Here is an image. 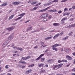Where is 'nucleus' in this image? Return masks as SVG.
Masks as SVG:
<instances>
[{"label": "nucleus", "instance_id": "obj_36", "mask_svg": "<svg viewBox=\"0 0 75 75\" xmlns=\"http://www.w3.org/2000/svg\"><path fill=\"white\" fill-rule=\"evenodd\" d=\"M13 48L14 49H15V50H17V48H18V47H17L15 46V47H13Z\"/></svg>", "mask_w": 75, "mask_h": 75}, {"label": "nucleus", "instance_id": "obj_29", "mask_svg": "<svg viewBox=\"0 0 75 75\" xmlns=\"http://www.w3.org/2000/svg\"><path fill=\"white\" fill-rule=\"evenodd\" d=\"M68 11V8H65L64 10V12H65V11Z\"/></svg>", "mask_w": 75, "mask_h": 75}, {"label": "nucleus", "instance_id": "obj_2", "mask_svg": "<svg viewBox=\"0 0 75 75\" xmlns=\"http://www.w3.org/2000/svg\"><path fill=\"white\" fill-rule=\"evenodd\" d=\"M50 7V6H49L46 8L39 11H38V12H43V11H45L47 10H48Z\"/></svg>", "mask_w": 75, "mask_h": 75}, {"label": "nucleus", "instance_id": "obj_38", "mask_svg": "<svg viewBox=\"0 0 75 75\" xmlns=\"http://www.w3.org/2000/svg\"><path fill=\"white\" fill-rule=\"evenodd\" d=\"M40 30H35L32 31V33H35V32H37V31H39Z\"/></svg>", "mask_w": 75, "mask_h": 75}, {"label": "nucleus", "instance_id": "obj_13", "mask_svg": "<svg viewBox=\"0 0 75 75\" xmlns=\"http://www.w3.org/2000/svg\"><path fill=\"white\" fill-rule=\"evenodd\" d=\"M14 14L12 15L11 16H9L8 19L9 20H11L14 17Z\"/></svg>", "mask_w": 75, "mask_h": 75}, {"label": "nucleus", "instance_id": "obj_20", "mask_svg": "<svg viewBox=\"0 0 75 75\" xmlns=\"http://www.w3.org/2000/svg\"><path fill=\"white\" fill-rule=\"evenodd\" d=\"M52 50H53L54 51H58V49L56 48V47H52Z\"/></svg>", "mask_w": 75, "mask_h": 75}, {"label": "nucleus", "instance_id": "obj_6", "mask_svg": "<svg viewBox=\"0 0 75 75\" xmlns=\"http://www.w3.org/2000/svg\"><path fill=\"white\" fill-rule=\"evenodd\" d=\"M52 4V1L50 2H49L47 3L44 5V6H50V5H51Z\"/></svg>", "mask_w": 75, "mask_h": 75}, {"label": "nucleus", "instance_id": "obj_57", "mask_svg": "<svg viewBox=\"0 0 75 75\" xmlns=\"http://www.w3.org/2000/svg\"><path fill=\"white\" fill-rule=\"evenodd\" d=\"M47 45H45V46H43V45H42L41 46L42 47H43V48H45V47H47Z\"/></svg>", "mask_w": 75, "mask_h": 75}, {"label": "nucleus", "instance_id": "obj_5", "mask_svg": "<svg viewBox=\"0 0 75 75\" xmlns=\"http://www.w3.org/2000/svg\"><path fill=\"white\" fill-rule=\"evenodd\" d=\"M20 3V2L19 1H17V2H13V4L15 6H16V5H18V4H19Z\"/></svg>", "mask_w": 75, "mask_h": 75}, {"label": "nucleus", "instance_id": "obj_18", "mask_svg": "<svg viewBox=\"0 0 75 75\" xmlns=\"http://www.w3.org/2000/svg\"><path fill=\"white\" fill-rule=\"evenodd\" d=\"M38 65L39 67H44V64H43L42 63L38 64Z\"/></svg>", "mask_w": 75, "mask_h": 75}, {"label": "nucleus", "instance_id": "obj_23", "mask_svg": "<svg viewBox=\"0 0 75 75\" xmlns=\"http://www.w3.org/2000/svg\"><path fill=\"white\" fill-rule=\"evenodd\" d=\"M67 18H64L61 20V21H65V20Z\"/></svg>", "mask_w": 75, "mask_h": 75}, {"label": "nucleus", "instance_id": "obj_62", "mask_svg": "<svg viewBox=\"0 0 75 75\" xmlns=\"http://www.w3.org/2000/svg\"><path fill=\"white\" fill-rule=\"evenodd\" d=\"M24 68H25V66H22V69H23Z\"/></svg>", "mask_w": 75, "mask_h": 75}, {"label": "nucleus", "instance_id": "obj_30", "mask_svg": "<svg viewBox=\"0 0 75 75\" xmlns=\"http://www.w3.org/2000/svg\"><path fill=\"white\" fill-rule=\"evenodd\" d=\"M34 64H33L31 65H30L29 66H28V67H29V68H30L31 67H33V66H34Z\"/></svg>", "mask_w": 75, "mask_h": 75}, {"label": "nucleus", "instance_id": "obj_1", "mask_svg": "<svg viewBox=\"0 0 75 75\" xmlns=\"http://www.w3.org/2000/svg\"><path fill=\"white\" fill-rule=\"evenodd\" d=\"M48 16V14L47 13H43L42 14L41 16V17L42 18H45V17H47Z\"/></svg>", "mask_w": 75, "mask_h": 75}, {"label": "nucleus", "instance_id": "obj_26", "mask_svg": "<svg viewBox=\"0 0 75 75\" xmlns=\"http://www.w3.org/2000/svg\"><path fill=\"white\" fill-rule=\"evenodd\" d=\"M22 59L23 61L27 60V59H26V57H23L22 58Z\"/></svg>", "mask_w": 75, "mask_h": 75}, {"label": "nucleus", "instance_id": "obj_63", "mask_svg": "<svg viewBox=\"0 0 75 75\" xmlns=\"http://www.w3.org/2000/svg\"><path fill=\"white\" fill-rule=\"evenodd\" d=\"M71 75H75V73H71Z\"/></svg>", "mask_w": 75, "mask_h": 75}, {"label": "nucleus", "instance_id": "obj_44", "mask_svg": "<svg viewBox=\"0 0 75 75\" xmlns=\"http://www.w3.org/2000/svg\"><path fill=\"white\" fill-rule=\"evenodd\" d=\"M25 14V13H22L21 14V16H22L23 17V16H24Z\"/></svg>", "mask_w": 75, "mask_h": 75}, {"label": "nucleus", "instance_id": "obj_11", "mask_svg": "<svg viewBox=\"0 0 75 75\" xmlns=\"http://www.w3.org/2000/svg\"><path fill=\"white\" fill-rule=\"evenodd\" d=\"M60 45H61V44H55L54 45H52V48H54L56 47H57V46H60Z\"/></svg>", "mask_w": 75, "mask_h": 75}, {"label": "nucleus", "instance_id": "obj_35", "mask_svg": "<svg viewBox=\"0 0 75 75\" xmlns=\"http://www.w3.org/2000/svg\"><path fill=\"white\" fill-rule=\"evenodd\" d=\"M62 62H67V61L66 60L63 59L62 60Z\"/></svg>", "mask_w": 75, "mask_h": 75}, {"label": "nucleus", "instance_id": "obj_21", "mask_svg": "<svg viewBox=\"0 0 75 75\" xmlns=\"http://www.w3.org/2000/svg\"><path fill=\"white\" fill-rule=\"evenodd\" d=\"M68 38V36H66L63 38L62 40H67Z\"/></svg>", "mask_w": 75, "mask_h": 75}, {"label": "nucleus", "instance_id": "obj_43", "mask_svg": "<svg viewBox=\"0 0 75 75\" xmlns=\"http://www.w3.org/2000/svg\"><path fill=\"white\" fill-rule=\"evenodd\" d=\"M67 0H62V1H61V3H63V2H65V1H67Z\"/></svg>", "mask_w": 75, "mask_h": 75}, {"label": "nucleus", "instance_id": "obj_14", "mask_svg": "<svg viewBox=\"0 0 75 75\" xmlns=\"http://www.w3.org/2000/svg\"><path fill=\"white\" fill-rule=\"evenodd\" d=\"M8 44V40L6 41L4 43V45H5V46H6Z\"/></svg>", "mask_w": 75, "mask_h": 75}, {"label": "nucleus", "instance_id": "obj_56", "mask_svg": "<svg viewBox=\"0 0 75 75\" xmlns=\"http://www.w3.org/2000/svg\"><path fill=\"white\" fill-rule=\"evenodd\" d=\"M52 18V16H49L48 17V18L50 19V18Z\"/></svg>", "mask_w": 75, "mask_h": 75}, {"label": "nucleus", "instance_id": "obj_49", "mask_svg": "<svg viewBox=\"0 0 75 75\" xmlns=\"http://www.w3.org/2000/svg\"><path fill=\"white\" fill-rule=\"evenodd\" d=\"M26 58V59H29V58H30V56H29L27 57Z\"/></svg>", "mask_w": 75, "mask_h": 75}, {"label": "nucleus", "instance_id": "obj_8", "mask_svg": "<svg viewBox=\"0 0 75 75\" xmlns=\"http://www.w3.org/2000/svg\"><path fill=\"white\" fill-rule=\"evenodd\" d=\"M31 71H32V70L31 69H29L26 71V74H29V73H30Z\"/></svg>", "mask_w": 75, "mask_h": 75}, {"label": "nucleus", "instance_id": "obj_54", "mask_svg": "<svg viewBox=\"0 0 75 75\" xmlns=\"http://www.w3.org/2000/svg\"><path fill=\"white\" fill-rule=\"evenodd\" d=\"M51 38H52V37L50 36V37H48V40H49V39H51Z\"/></svg>", "mask_w": 75, "mask_h": 75}, {"label": "nucleus", "instance_id": "obj_10", "mask_svg": "<svg viewBox=\"0 0 75 75\" xmlns=\"http://www.w3.org/2000/svg\"><path fill=\"white\" fill-rule=\"evenodd\" d=\"M8 5V4L6 3H4L1 5V7H4V6H7Z\"/></svg>", "mask_w": 75, "mask_h": 75}, {"label": "nucleus", "instance_id": "obj_7", "mask_svg": "<svg viewBox=\"0 0 75 75\" xmlns=\"http://www.w3.org/2000/svg\"><path fill=\"white\" fill-rule=\"evenodd\" d=\"M59 35V34H57L56 35H55L53 37V40H55V38H57V37H58Z\"/></svg>", "mask_w": 75, "mask_h": 75}, {"label": "nucleus", "instance_id": "obj_32", "mask_svg": "<svg viewBox=\"0 0 75 75\" xmlns=\"http://www.w3.org/2000/svg\"><path fill=\"white\" fill-rule=\"evenodd\" d=\"M44 55V54H41L39 56L41 58H42V57H43Z\"/></svg>", "mask_w": 75, "mask_h": 75}, {"label": "nucleus", "instance_id": "obj_3", "mask_svg": "<svg viewBox=\"0 0 75 75\" xmlns=\"http://www.w3.org/2000/svg\"><path fill=\"white\" fill-rule=\"evenodd\" d=\"M13 29H14V28L11 27L6 28V30H8V31H12V30H13Z\"/></svg>", "mask_w": 75, "mask_h": 75}, {"label": "nucleus", "instance_id": "obj_22", "mask_svg": "<svg viewBox=\"0 0 75 75\" xmlns=\"http://www.w3.org/2000/svg\"><path fill=\"white\" fill-rule=\"evenodd\" d=\"M17 50H20V51H23V49L21 48L18 47Z\"/></svg>", "mask_w": 75, "mask_h": 75}, {"label": "nucleus", "instance_id": "obj_34", "mask_svg": "<svg viewBox=\"0 0 75 75\" xmlns=\"http://www.w3.org/2000/svg\"><path fill=\"white\" fill-rule=\"evenodd\" d=\"M39 7L38 6L37 7H34L33 8V10H37V8H38Z\"/></svg>", "mask_w": 75, "mask_h": 75}, {"label": "nucleus", "instance_id": "obj_16", "mask_svg": "<svg viewBox=\"0 0 75 75\" xmlns=\"http://www.w3.org/2000/svg\"><path fill=\"white\" fill-rule=\"evenodd\" d=\"M53 25L54 26H58L60 24L57 23H54L53 24Z\"/></svg>", "mask_w": 75, "mask_h": 75}, {"label": "nucleus", "instance_id": "obj_9", "mask_svg": "<svg viewBox=\"0 0 75 75\" xmlns=\"http://www.w3.org/2000/svg\"><path fill=\"white\" fill-rule=\"evenodd\" d=\"M66 58L68 59L69 61H70V60L72 59V57H71L69 56H67Z\"/></svg>", "mask_w": 75, "mask_h": 75}, {"label": "nucleus", "instance_id": "obj_47", "mask_svg": "<svg viewBox=\"0 0 75 75\" xmlns=\"http://www.w3.org/2000/svg\"><path fill=\"white\" fill-rule=\"evenodd\" d=\"M6 46H5V45H4V44H3L2 46V47L3 48H4V47H5Z\"/></svg>", "mask_w": 75, "mask_h": 75}, {"label": "nucleus", "instance_id": "obj_25", "mask_svg": "<svg viewBox=\"0 0 75 75\" xmlns=\"http://www.w3.org/2000/svg\"><path fill=\"white\" fill-rule=\"evenodd\" d=\"M58 67V65H55L54 67L53 68V70H55V68H57Z\"/></svg>", "mask_w": 75, "mask_h": 75}, {"label": "nucleus", "instance_id": "obj_37", "mask_svg": "<svg viewBox=\"0 0 75 75\" xmlns=\"http://www.w3.org/2000/svg\"><path fill=\"white\" fill-rule=\"evenodd\" d=\"M22 64H26V62L24 61H22Z\"/></svg>", "mask_w": 75, "mask_h": 75}, {"label": "nucleus", "instance_id": "obj_33", "mask_svg": "<svg viewBox=\"0 0 75 75\" xmlns=\"http://www.w3.org/2000/svg\"><path fill=\"white\" fill-rule=\"evenodd\" d=\"M41 60L42 62H43L45 60V58H43L41 59Z\"/></svg>", "mask_w": 75, "mask_h": 75}, {"label": "nucleus", "instance_id": "obj_28", "mask_svg": "<svg viewBox=\"0 0 75 75\" xmlns=\"http://www.w3.org/2000/svg\"><path fill=\"white\" fill-rule=\"evenodd\" d=\"M40 72L41 73H45V70H42L40 71Z\"/></svg>", "mask_w": 75, "mask_h": 75}, {"label": "nucleus", "instance_id": "obj_53", "mask_svg": "<svg viewBox=\"0 0 75 75\" xmlns=\"http://www.w3.org/2000/svg\"><path fill=\"white\" fill-rule=\"evenodd\" d=\"M72 9L73 10H75V6H73L72 7Z\"/></svg>", "mask_w": 75, "mask_h": 75}, {"label": "nucleus", "instance_id": "obj_15", "mask_svg": "<svg viewBox=\"0 0 75 75\" xmlns=\"http://www.w3.org/2000/svg\"><path fill=\"white\" fill-rule=\"evenodd\" d=\"M53 60L52 59H49L47 61V63H51Z\"/></svg>", "mask_w": 75, "mask_h": 75}, {"label": "nucleus", "instance_id": "obj_19", "mask_svg": "<svg viewBox=\"0 0 75 75\" xmlns=\"http://www.w3.org/2000/svg\"><path fill=\"white\" fill-rule=\"evenodd\" d=\"M47 21V19L46 18H44L42 20L43 22H45V21Z\"/></svg>", "mask_w": 75, "mask_h": 75}, {"label": "nucleus", "instance_id": "obj_42", "mask_svg": "<svg viewBox=\"0 0 75 75\" xmlns=\"http://www.w3.org/2000/svg\"><path fill=\"white\" fill-rule=\"evenodd\" d=\"M52 3H54V2H58V0H54V1H52Z\"/></svg>", "mask_w": 75, "mask_h": 75}, {"label": "nucleus", "instance_id": "obj_45", "mask_svg": "<svg viewBox=\"0 0 75 75\" xmlns=\"http://www.w3.org/2000/svg\"><path fill=\"white\" fill-rule=\"evenodd\" d=\"M71 27H75V23L74 24L71 25Z\"/></svg>", "mask_w": 75, "mask_h": 75}, {"label": "nucleus", "instance_id": "obj_39", "mask_svg": "<svg viewBox=\"0 0 75 75\" xmlns=\"http://www.w3.org/2000/svg\"><path fill=\"white\" fill-rule=\"evenodd\" d=\"M69 36H72V33L71 32L69 34Z\"/></svg>", "mask_w": 75, "mask_h": 75}, {"label": "nucleus", "instance_id": "obj_58", "mask_svg": "<svg viewBox=\"0 0 75 75\" xmlns=\"http://www.w3.org/2000/svg\"><path fill=\"white\" fill-rule=\"evenodd\" d=\"M21 18H22V16H20V17L18 18V20H20V19H21Z\"/></svg>", "mask_w": 75, "mask_h": 75}, {"label": "nucleus", "instance_id": "obj_27", "mask_svg": "<svg viewBox=\"0 0 75 75\" xmlns=\"http://www.w3.org/2000/svg\"><path fill=\"white\" fill-rule=\"evenodd\" d=\"M37 1H36L35 2H34L31 3L32 5H34V4H37Z\"/></svg>", "mask_w": 75, "mask_h": 75}, {"label": "nucleus", "instance_id": "obj_61", "mask_svg": "<svg viewBox=\"0 0 75 75\" xmlns=\"http://www.w3.org/2000/svg\"><path fill=\"white\" fill-rule=\"evenodd\" d=\"M74 20V19L73 18H71L69 19V21H72V20Z\"/></svg>", "mask_w": 75, "mask_h": 75}, {"label": "nucleus", "instance_id": "obj_41", "mask_svg": "<svg viewBox=\"0 0 75 75\" xmlns=\"http://www.w3.org/2000/svg\"><path fill=\"white\" fill-rule=\"evenodd\" d=\"M44 28H39V30H38V31H40V30H44Z\"/></svg>", "mask_w": 75, "mask_h": 75}, {"label": "nucleus", "instance_id": "obj_46", "mask_svg": "<svg viewBox=\"0 0 75 75\" xmlns=\"http://www.w3.org/2000/svg\"><path fill=\"white\" fill-rule=\"evenodd\" d=\"M66 51L67 52H69V50L68 49H67L66 50Z\"/></svg>", "mask_w": 75, "mask_h": 75}, {"label": "nucleus", "instance_id": "obj_4", "mask_svg": "<svg viewBox=\"0 0 75 75\" xmlns=\"http://www.w3.org/2000/svg\"><path fill=\"white\" fill-rule=\"evenodd\" d=\"M48 11H49V12H54L57 13V9H54L53 10L50 9L48 10Z\"/></svg>", "mask_w": 75, "mask_h": 75}, {"label": "nucleus", "instance_id": "obj_51", "mask_svg": "<svg viewBox=\"0 0 75 75\" xmlns=\"http://www.w3.org/2000/svg\"><path fill=\"white\" fill-rule=\"evenodd\" d=\"M61 13H62V11H59L58 12V13L59 14H61Z\"/></svg>", "mask_w": 75, "mask_h": 75}, {"label": "nucleus", "instance_id": "obj_60", "mask_svg": "<svg viewBox=\"0 0 75 75\" xmlns=\"http://www.w3.org/2000/svg\"><path fill=\"white\" fill-rule=\"evenodd\" d=\"M72 71H73V72H75V68L73 69H72Z\"/></svg>", "mask_w": 75, "mask_h": 75}, {"label": "nucleus", "instance_id": "obj_24", "mask_svg": "<svg viewBox=\"0 0 75 75\" xmlns=\"http://www.w3.org/2000/svg\"><path fill=\"white\" fill-rule=\"evenodd\" d=\"M62 65H63V64L62 63H61L58 65H57L58 67H62Z\"/></svg>", "mask_w": 75, "mask_h": 75}, {"label": "nucleus", "instance_id": "obj_50", "mask_svg": "<svg viewBox=\"0 0 75 75\" xmlns=\"http://www.w3.org/2000/svg\"><path fill=\"white\" fill-rule=\"evenodd\" d=\"M40 57H39L38 58H37L36 59V61H38L40 59Z\"/></svg>", "mask_w": 75, "mask_h": 75}, {"label": "nucleus", "instance_id": "obj_55", "mask_svg": "<svg viewBox=\"0 0 75 75\" xmlns=\"http://www.w3.org/2000/svg\"><path fill=\"white\" fill-rule=\"evenodd\" d=\"M66 73H67V71H64L63 72V73L64 74H66Z\"/></svg>", "mask_w": 75, "mask_h": 75}, {"label": "nucleus", "instance_id": "obj_48", "mask_svg": "<svg viewBox=\"0 0 75 75\" xmlns=\"http://www.w3.org/2000/svg\"><path fill=\"white\" fill-rule=\"evenodd\" d=\"M72 27V26L71 25H69L68 26H67V28H71Z\"/></svg>", "mask_w": 75, "mask_h": 75}, {"label": "nucleus", "instance_id": "obj_12", "mask_svg": "<svg viewBox=\"0 0 75 75\" xmlns=\"http://www.w3.org/2000/svg\"><path fill=\"white\" fill-rule=\"evenodd\" d=\"M13 38V36L12 35H10L8 38V40L10 41V40H11Z\"/></svg>", "mask_w": 75, "mask_h": 75}, {"label": "nucleus", "instance_id": "obj_59", "mask_svg": "<svg viewBox=\"0 0 75 75\" xmlns=\"http://www.w3.org/2000/svg\"><path fill=\"white\" fill-rule=\"evenodd\" d=\"M63 34H64V33L63 32H62L60 33L59 35H62Z\"/></svg>", "mask_w": 75, "mask_h": 75}, {"label": "nucleus", "instance_id": "obj_52", "mask_svg": "<svg viewBox=\"0 0 75 75\" xmlns=\"http://www.w3.org/2000/svg\"><path fill=\"white\" fill-rule=\"evenodd\" d=\"M33 28V26H30L29 28L28 29V30H30V29H31V28Z\"/></svg>", "mask_w": 75, "mask_h": 75}, {"label": "nucleus", "instance_id": "obj_64", "mask_svg": "<svg viewBox=\"0 0 75 75\" xmlns=\"http://www.w3.org/2000/svg\"><path fill=\"white\" fill-rule=\"evenodd\" d=\"M73 55L75 56V52H74L72 53Z\"/></svg>", "mask_w": 75, "mask_h": 75}, {"label": "nucleus", "instance_id": "obj_31", "mask_svg": "<svg viewBox=\"0 0 75 75\" xmlns=\"http://www.w3.org/2000/svg\"><path fill=\"white\" fill-rule=\"evenodd\" d=\"M8 67H9V66L7 65L5 66V68L6 69H8Z\"/></svg>", "mask_w": 75, "mask_h": 75}, {"label": "nucleus", "instance_id": "obj_17", "mask_svg": "<svg viewBox=\"0 0 75 75\" xmlns=\"http://www.w3.org/2000/svg\"><path fill=\"white\" fill-rule=\"evenodd\" d=\"M70 13L69 12H68L67 13H64L63 15V16H69Z\"/></svg>", "mask_w": 75, "mask_h": 75}, {"label": "nucleus", "instance_id": "obj_40", "mask_svg": "<svg viewBox=\"0 0 75 75\" xmlns=\"http://www.w3.org/2000/svg\"><path fill=\"white\" fill-rule=\"evenodd\" d=\"M58 63H61L62 62V60H58Z\"/></svg>", "mask_w": 75, "mask_h": 75}]
</instances>
